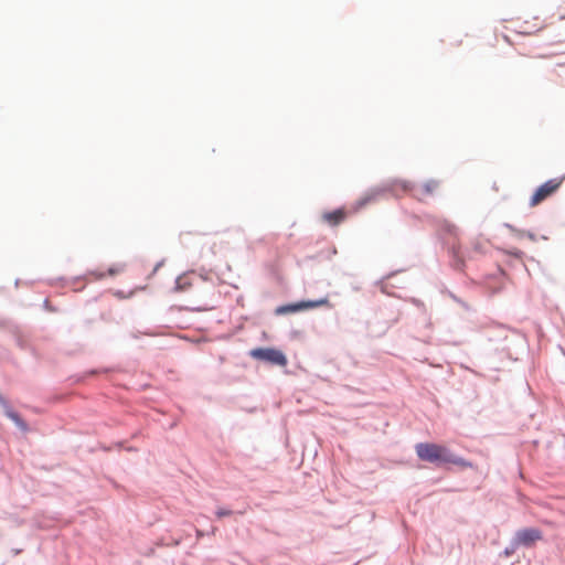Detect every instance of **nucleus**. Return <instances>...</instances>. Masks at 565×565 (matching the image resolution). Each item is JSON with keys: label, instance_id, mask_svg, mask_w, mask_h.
Here are the masks:
<instances>
[{"label": "nucleus", "instance_id": "19", "mask_svg": "<svg viewBox=\"0 0 565 565\" xmlns=\"http://www.w3.org/2000/svg\"><path fill=\"white\" fill-rule=\"evenodd\" d=\"M0 402H2V397L0 396Z\"/></svg>", "mask_w": 565, "mask_h": 565}, {"label": "nucleus", "instance_id": "4", "mask_svg": "<svg viewBox=\"0 0 565 565\" xmlns=\"http://www.w3.org/2000/svg\"><path fill=\"white\" fill-rule=\"evenodd\" d=\"M564 180L565 177H562L559 179H551L543 183L542 185H540L532 195L530 200V205L535 206L540 204L542 201H544L546 198L553 194L559 188Z\"/></svg>", "mask_w": 565, "mask_h": 565}, {"label": "nucleus", "instance_id": "1", "mask_svg": "<svg viewBox=\"0 0 565 565\" xmlns=\"http://www.w3.org/2000/svg\"><path fill=\"white\" fill-rule=\"evenodd\" d=\"M416 454L423 461L435 465L452 463L457 466H470L463 458L455 455L450 449L445 446L429 443H419L416 445Z\"/></svg>", "mask_w": 565, "mask_h": 565}, {"label": "nucleus", "instance_id": "5", "mask_svg": "<svg viewBox=\"0 0 565 565\" xmlns=\"http://www.w3.org/2000/svg\"><path fill=\"white\" fill-rule=\"evenodd\" d=\"M516 544L520 546L530 547L536 541L542 539V533L540 530L534 527H526L519 530L513 536Z\"/></svg>", "mask_w": 565, "mask_h": 565}, {"label": "nucleus", "instance_id": "6", "mask_svg": "<svg viewBox=\"0 0 565 565\" xmlns=\"http://www.w3.org/2000/svg\"><path fill=\"white\" fill-rule=\"evenodd\" d=\"M386 191H394V183L388 182L385 183L383 186H376L371 190H369L356 203L354 206V210L358 211L362 207H364L370 202L374 201L380 194L386 192Z\"/></svg>", "mask_w": 565, "mask_h": 565}, {"label": "nucleus", "instance_id": "13", "mask_svg": "<svg viewBox=\"0 0 565 565\" xmlns=\"http://www.w3.org/2000/svg\"><path fill=\"white\" fill-rule=\"evenodd\" d=\"M507 226L515 232L519 236H526L527 238H530L531 241H535L536 239V235L532 232H524V231H519V230H515L514 227H512L511 225L507 224Z\"/></svg>", "mask_w": 565, "mask_h": 565}, {"label": "nucleus", "instance_id": "14", "mask_svg": "<svg viewBox=\"0 0 565 565\" xmlns=\"http://www.w3.org/2000/svg\"><path fill=\"white\" fill-rule=\"evenodd\" d=\"M232 514V511L231 510H227V509H218L216 511V516L217 518H224V516H228Z\"/></svg>", "mask_w": 565, "mask_h": 565}, {"label": "nucleus", "instance_id": "9", "mask_svg": "<svg viewBox=\"0 0 565 565\" xmlns=\"http://www.w3.org/2000/svg\"><path fill=\"white\" fill-rule=\"evenodd\" d=\"M440 230L444 233H447V234H450V235H456L457 234V227L454 224H451L450 222H448V221H443L441 222Z\"/></svg>", "mask_w": 565, "mask_h": 565}, {"label": "nucleus", "instance_id": "16", "mask_svg": "<svg viewBox=\"0 0 565 565\" xmlns=\"http://www.w3.org/2000/svg\"><path fill=\"white\" fill-rule=\"evenodd\" d=\"M121 268L117 266L108 267V275H115L120 273Z\"/></svg>", "mask_w": 565, "mask_h": 565}, {"label": "nucleus", "instance_id": "17", "mask_svg": "<svg viewBox=\"0 0 565 565\" xmlns=\"http://www.w3.org/2000/svg\"><path fill=\"white\" fill-rule=\"evenodd\" d=\"M162 265H163V260L159 262V263L156 265L154 269H153V274H154V273H156V271H157V270H158Z\"/></svg>", "mask_w": 565, "mask_h": 565}, {"label": "nucleus", "instance_id": "18", "mask_svg": "<svg viewBox=\"0 0 565 565\" xmlns=\"http://www.w3.org/2000/svg\"><path fill=\"white\" fill-rule=\"evenodd\" d=\"M198 535L199 536L203 535V532L198 530Z\"/></svg>", "mask_w": 565, "mask_h": 565}, {"label": "nucleus", "instance_id": "8", "mask_svg": "<svg viewBox=\"0 0 565 565\" xmlns=\"http://www.w3.org/2000/svg\"><path fill=\"white\" fill-rule=\"evenodd\" d=\"M191 282L189 281L188 277L185 275L179 276L175 280V290L183 291L185 290Z\"/></svg>", "mask_w": 565, "mask_h": 565}, {"label": "nucleus", "instance_id": "3", "mask_svg": "<svg viewBox=\"0 0 565 565\" xmlns=\"http://www.w3.org/2000/svg\"><path fill=\"white\" fill-rule=\"evenodd\" d=\"M250 356L279 366H285L287 364L285 354L281 351L271 348L253 349L250 351Z\"/></svg>", "mask_w": 565, "mask_h": 565}, {"label": "nucleus", "instance_id": "12", "mask_svg": "<svg viewBox=\"0 0 565 565\" xmlns=\"http://www.w3.org/2000/svg\"><path fill=\"white\" fill-rule=\"evenodd\" d=\"M437 186L438 182L435 180H430L424 184L423 191L425 192V194H431L437 189Z\"/></svg>", "mask_w": 565, "mask_h": 565}, {"label": "nucleus", "instance_id": "10", "mask_svg": "<svg viewBox=\"0 0 565 565\" xmlns=\"http://www.w3.org/2000/svg\"><path fill=\"white\" fill-rule=\"evenodd\" d=\"M518 548H519V545L516 544L514 539H512L511 542L509 543V545L503 551L504 557L512 556Z\"/></svg>", "mask_w": 565, "mask_h": 565}, {"label": "nucleus", "instance_id": "15", "mask_svg": "<svg viewBox=\"0 0 565 565\" xmlns=\"http://www.w3.org/2000/svg\"><path fill=\"white\" fill-rule=\"evenodd\" d=\"M7 414H8V416H9L12 420H14L18 425H21V426L23 425V423L21 422L20 417H19L15 413H13V412H10V411H9Z\"/></svg>", "mask_w": 565, "mask_h": 565}, {"label": "nucleus", "instance_id": "7", "mask_svg": "<svg viewBox=\"0 0 565 565\" xmlns=\"http://www.w3.org/2000/svg\"><path fill=\"white\" fill-rule=\"evenodd\" d=\"M344 218L343 210H337L333 212H328L323 214V220L329 222L332 225L340 223Z\"/></svg>", "mask_w": 565, "mask_h": 565}, {"label": "nucleus", "instance_id": "2", "mask_svg": "<svg viewBox=\"0 0 565 565\" xmlns=\"http://www.w3.org/2000/svg\"><path fill=\"white\" fill-rule=\"evenodd\" d=\"M331 307L328 298H320L317 300H301L294 303H288L284 306H279L276 308L275 312L278 316L295 313L299 311L310 310L318 307Z\"/></svg>", "mask_w": 565, "mask_h": 565}, {"label": "nucleus", "instance_id": "11", "mask_svg": "<svg viewBox=\"0 0 565 565\" xmlns=\"http://www.w3.org/2000/svg\"><path fill=\"white\" fill-rule=\"evenodd\" d=\"M401 185L404 192H412L414 196L420 199L418 189H416L415 186L411 185L408 182L405 181L401 182Z\"/></svg>", "mask_w": 565, "mask_h": 565}]
</instances>
